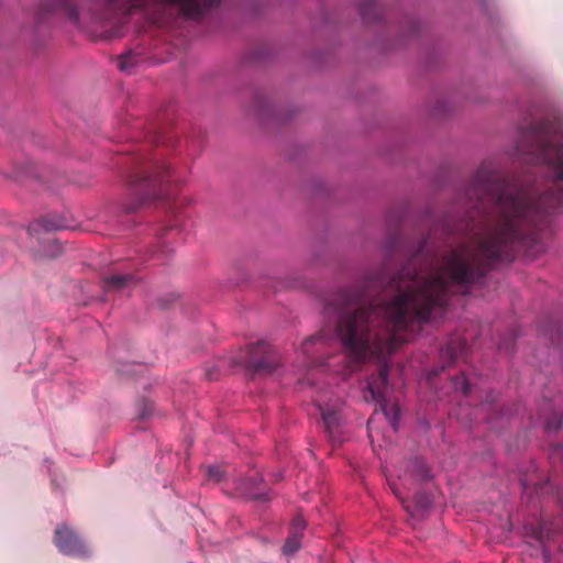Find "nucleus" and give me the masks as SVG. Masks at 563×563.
<instances>
[{
	"label": "nucleus",
	"mask_w": 563,
	"mask_h": 563,
	"mask_svg": "<svg viewBox=\"0 0 563 563\" xmlns=\"http://www.w3.org/2000/svg\"><path fill=\"white\" fill-rule=\"evenodd\" d=\"M207 477L213 483H219L223 478V471L218 465H211L207 467Z\"/></svg>",
	"instance_id": "nucleus-17"
},
{
	"label": "nucleus",
	"mask_w": 563,
	"mask_h": 563,
	"mask_svg": "<svg viewBox=\"0 0 563 563\" xmlns=\"http://www.w3.org/2000/svg\"><path fill=\"white\" fill-rule=\"evenodd\" d=\"M132 65L130 55H122L118 63V67L123 71L129 70Z\"/></svg>",
	"instance_id": "nucleus-20"
},
{
	"label": "nucleus",
	"mask_w": 563,
	"mask_h": 563,
	"mask_svg": "<svg viewBox=\"0 0 563 563\" xmlns=\"http://www.w3.org/2000/svg\"><path fill=\"white\" fill-rule=\"evenodd\" d=\"M518 151L536 164L547 165L553 177L543 186L528 179H510L492 163H483L466 184L459 203L463 217H445L442 233L467 240L441 254L428 269L422 262L433 249V228L409 262L389 280V301L371 297L369 287H384L378 275L334 292L324 316L347 357L361 363L391 354L406 336L404 331L442 314L449 295L465 292L499 262H511L525 249L538 244L551 212L563 206V121L531 123L521 132Z\"/></svg>",
	"instance_id": "nucleus-1"
},
{
	"label": "nucleus",
	"mask_w": 563,
	"mask_h": 563,
	"mask_svg": "<svg viewBox=\"0 0 563 563\" xmlns=\"http://www.w3.org/2000/svg\"><path fill=\"white\" fill-rule=\"evenodd\" d=\"M238 489L249 498L257 500L266 499L267 493L261 476L241 479L238 485Z\"/></svg>",
	"instance_id": "nucleus-6"
},
{
	"label": "nucleus",
	"mask_w": 563,
	"mask_h": 563,
	"mask_svg": "<svg viewBox=\"0 0 563 563\" xmlns=\"http://www.w3.org/2000/svg\"><path fill=\"white\" fill-rule=\"evenodd\" d=\"M452 386L455 390H461L465 396L470 393V383L463 373L452 378Z\"/></svg>",
	"instance_id": "nucleus-14"
},
{
	"label": "nucleus",
	"mask_w": 563,
	"mask_h": 563,
	"mask_svg": "<svg viewBox=\"0 0 563 563\" xmlns=\"http://www.w3.org/2000/svg\"><path fill=\"white\" fill-rule=\"evenodd\" d=\"M562 424L561 415L554 412L545 422V429L548 431H558Z\"/></svg>",
	"instance_id": "nucleus-18"
},
{
	"label": "nucleus",
	"mask_w": 563,
	"mask_h": 563,
	"mask_svg": "<svg viewBox=\"0 0 563 563\" xmlns=\"http://www.w3.org/2000/svg\"><path fill=\"white\" fill-rule=\"evenodd\" d=\"M324 331L307 338L301 345L302 354L307 357H310V355L314 352H319L320 346H322L324 343Z\"/></svg>",
	"instance_id": "nucleus-11"
},
{
	"label": "nucleus",
	"mask_w": 563,
	"mask_h": 563,
	"mask_svg": "<svg viewBox=\"0 0 563 563\" xmlns=\"http://www.w3.org/2000/svg\"><path fill=\"white\" fill-rule=\"evenodd\" d=\"M300 545L301 538L289 533L283 547V552L286 555L294 554L300 548Z\"/></svg>",
	"instance_id": "nucleus-13"
},
{
	"label": "nucleus",
	"mask_w": 563,
	"mask_h": 563,
	"mask_svg": "<svg viewBox=\"0 0 563 563\" xmlns=\"http://www.w3.org/2000/svg\"><path fill=\"white\" fill-rule=\"evenodd\" d=\"M561 334H562L561 328L558 324H554L550 331L551 341L553 343H558Z\"/></svg>",
	"instance_id": "nucleus-22"
},
{
	"label": "nucleus",
	"mask_w": 563,
	"mask_h": 563,
	"mask_svg": "<svg viewBox=\"0 0 563 563\" xmlns=\"http://www.w3.org/2000/svg\"><path fill=\"white\" fill-rule=\"evenodd\" d=\"M172 168L166 162H156L143 172L134 174L129 183L131 197L123 205L126 212H135L145 203L167 195Z\"/></svg>",
	"instance_id": "nucleus-2"
},
{
	"label": "nucleus",
	"mask_w": 563,
	"mask_h": 563,
	"mask_svg": "<svg viewBox=\"0 0 563 563\" xmlns=\"http://www.w3.org/2000/svg\"><path fill=\"white\" fill-rule=\"evenodd\" d=\"M54 543L62 553L67 555L86 556L89 552L80 537L64 523L56 528Z\"/></svg>",
	"instance_id": "nucleus-5"
},
{
	"label": "nucleus",
	"mask_w": 563,
	"mask_h": 563,
	"mask_svg": "<svg viewBox=\"0 0 563 563\" xmlns=\"http://www.w3.org/2000/svg\"><path fill=\"white\" fill-rule=\"evenodd\" d=\"M389 366L380 363L377 374L367 378L364 399L366 401H376L380 410L389 420L394 429L399 418V409L396 402L390 399L391 387L388 383Z\"/></svg>",
	"instance_id": "nucleus-3"
},
{
	"label": "nucleus",
	"mask_w": 563,
	"mask_h": 563,
	"mask_svg": "<svg viewBox=\"0 0 563 563\" xmlns=\"http://www.w3.org/2000/svg\"><path fill=\"white\" fill-rule=\"evenodd\" d=\"M137 407H139L137 416L141 419L150 417L152 415V412H153V409H154L153 404L151 401L146 400V399H142L137 404Z\"/></svg>",
	"instance_id": "nucleus-16"
},
{
	"label": "nucleus",
	"mask_w": 563,
	"mask_h": 563,
	"mask_svg": "<svg viewBox=\"0 0 563 563\" xmlns=\"http://www.w3.org/2000/svg\"><path fill=\"white\" fill-rule=\"evenodd\" d=\"M305 529L306 522L303 518L298 515L291 521L289 533L302 538Z\"/></svg>",
	"instance_id": "nucleus-15"
},
{
	"label": "nucleus",
	"mask_w": 563,
	"mask_h": 563,
	"mask_svg": "<svg viewBox=\"0 0 563 563\" xmlns=\"http://www.w3.org/2000/svg\"><path fill=\"white\" fill-rule=\"evenodd\" d=\"M415 501L421 509H426L432 505L433 499L429 494L419 493L415 496Z\"/></svg>",
	"instance_id": "nucleus-19"
},
{
	"label": "nucleus",
	"mask_w": 563,
	"mask_h": 563,
	"mask_svg": "<svg viewBox=\"0 0 563 563\" xmlns=\"http://www.w3.org/2000/svg\"><path fill=\"white\" fill-rule=\"evenodd\" d=\"M133 280L131 274H114L102 278V287L106 291L124 289Z\"/></svg>",
	"instance_id": "nucleus-10"
},
{
	"label": "nucleus",
	"mask_w": 563,
	"mask_h": 563,
	"mask_svg": "<svg viewBox=\"0 0 563 563\" xmlns=\"http://www.w3.org/2000/svg\"><path fill=\"white\" fill-rule=\"evenodd\" d=\"M233 366H246L258 373H273L279 365V357L274 349L265 341L247 345L245 352L233 357Z\"/></svg>",
	"instance_id": "nucleus-4"
},
{
	"label": "nucleus",
	"mask_w": 563,
	"mask_h": 563,
	"mask_svg": "<svg viewBox=\"0 0 563 563\" xmlns=\"http://www.w3.org/2000/svg\"><path fill=\"white\" fill-rule=\"evenodd\" d=\"M320 413L325 432L330 440H334L340 426V415L338 410L330 407H320Z\"/></svg>",
	"instance_id": "nucleus-8"
},
{
	"label": "nucleus",
	"mask_w": 563,
	"mask_h": 563,
	"mask_svg": "<svg viewBox=\"0 0 563 563\" xmlns=\"http://www.w3.org/2000/svg\"><path fill=\"white\" fill-rule=\"evenodd\" d=\"M466 346L467 343L465 339L453 336L442 349L441 355L448 363H453L455 360L463 356L466 351Z\"/></svg>",
	"instance_id": "nucleus-7"
},
{
	"label": "nucleus",
	"mask_w": 563,
	"mask_h": 563,
	"mask_svg": "<svg viewBox=\"0 0 563 563\" xmlns=\"http://www.w3.org/2000/svg\"><path fill=\"white\" fill-rule=\"evenodd\" d=\"M407 471L418 481H424L429 477V468L424 460L415 457L407 464Z\"/></svg>",
	"instance_id": "nucleus-12"
},
{
	"label": "nucleus",
	"mask_w": 563,
	"mask_h": 563,
	"mask_svg": "<svg viewBox=\"0 0 563 563\" xmlns=\"http://www.w3.org/2000/svg\"><path fill=\"white\" fill-rule=\"evenodd\" d=\"M356 5L366 23L378 21L382 16V11L376 0H357Z\"/></svg>",
	"instance_id": "nucleus-9"
},
{
	"label": "nucleus",
	"mask_w": 563,
	"mask_h": 563,
	"mask_svg": "<svg viewBox=\"0 0 563 563\" xmlns=\"http://www.w3.org/2000/svg\"><path fill=\"white\" fill-rule=\"evenodd\" d=\"M411 27H412V32H416L417 23H416V22H412V23H411Z\"/></svg>",
	"instance_id": "nucleus-23"
},
{
	"label": "nucleus",
	"mask_w": 563,
	"mask_h": 563,
	"mask_svg": "<svg viewBox=\"0 0 563 563\" xmlns=\"http://www.w3.org/2000/svg\"><path fill=\"white\" fill-rule=\"evenodd\" d=\"M40 224L45 229V230H60L63 228L62 224L59 223H55V222H51V220L48 219H42L40 221Z\"/></svg>",
	"instance_id": "nucleus-21"
}]
</instances>
